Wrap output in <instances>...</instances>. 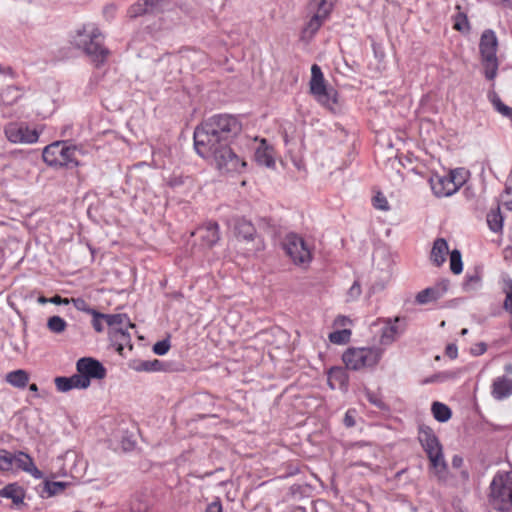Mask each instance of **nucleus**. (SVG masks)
Instances as JSON below:
<instances>
[{"label": "nucleus", "instance_id": "1", "mask_svg": "<svg viewBox=\"0 0 512 512\" xmlns=\"http://www.w3.org/2000/svg\"><path fill=\"white\" fill-rule=\"evenodd\" d=\"M242 125L229 114L214 115L194 131V147L199 156L210 160L222 173L241 172L246 166L231 148L232 140L240 134Z\"/></svg>", "mask_w": 512, "mask_h": 512}, {"label": "nucleus", "instance_id": "2", "mask_svg": "<svg viewBox=\"0 0 512 512\" xmlns=\"http://www.w3.org/2000/svg\"><path fill=\"white\" fill-rule=\"evenodd\" d=\"M71 44L82 51L99 67L106 62L110 51L104 46V35L94 23H86L77 28L71 36Z\"/></svg>", "mask_w": 512, "mask_h": 512}, {"label": "nucleus", "instance_id": "3", "mask_svg": "<svg viewBox=\"0 0 512 512\" xmlns=\"http://www.w3.org/2000/svg\"><path fill=\"white\" fill-rule=\"evenodd\" d=\"M418 439L427 454L431 467L435 470L438 478L442 479L447 472V463L438 437L430 427L421 426Z\"/></svg>", "mask_w": 512, "mask_h": 512}, {"label": "nucleus", "instance_id": "4", "mask_svg": "<svg viewBox=\"0 0 512 512\" xmlns=\"http://www.w3.org/2000/svg\"><path fill=\"white\" fill-rule=\"evenodd\" d=\"M80 150L76 146L67 145L64 141H56L47 145L42 153L44 162L55 168H74L79 165L77 155Z\"/></svg>", "mask_w": 512, "mask_h": 512}, {"label": "nucleus", "instance_id": "5", "mask_svg": "<svg viewBox=\"0 0 512 512\" xmlns=\"http://www.w3.org/2000/svg\"><path fill=\"white\" fill-rule=\"evenodd\" d=\"M489 501L502 512L512 510V471L498 472L490 483Z\"/></svg>", "mask_w": 512, "mask_h": 512}, {"label": "nucleus", "instance_id": "6", "mask_svg": "<svg viewBox=\"0 0 512 512\" xmlns=\"http://www.w3.org/2000/svg\"><path fill=\"white\" fill-rule=\"evenodd\" d=\"M498 39L495 32L491 29L483 31L479 51L481 55L482 65L484 67V75L487 80H494L497 76L499 62L497 58Z\"/></svg>", "mask_w": 512, "mask_h": 512}, {"label": "nucleus", "instance_id": "7", "mask_svg": "<svg viewBox=\"0 0 512 512\" xmlns=\"http://www.w3.org/2000/svg\"><path fill=\"white\" fill-rule=\"evenodd\" d=\"M382 354L383 350L379 347L349 348L344 352L342 359L347 369L356 371L375 366Z\"/></svg>", "mask_w": 512, "mask_h": 512}, {"label": "nucleus", "instance_id": "8", "mask_svg": "<svg viewBox=\"0 0 512 512\" xmlns=\"http://www.w3.org/2000/svg\"><path fill=\"white\" fill-rule=\"evenodd\" d=\"M282 247L295 265L308 266L313 259L311 245L296 233L287 234Z\"/></svg>", "mask_w": 512, "mask_h": 512}, {"label": "nucleus", "instance_id": "9", "mask_svg": "<svg viewBox=\"0 0 512 512\" xmlns=\"http://www.w3.org/2000/svg\"><path fill=\"white\" fill-rule=\"evenodd\" d=\"M310 92L323 106L331 108L337 102V92L325 84L321 68L317 64L311 67Z\"/></svg>", "mask_w": 512, "mask_h": 512}, {"label": "nucleus", "instance_id": "10", "mask_svg": "<svg viewBox=\"0 0 512 512\" xmlns=\"http://www.w3.org/2000/svg\"><path fill=\"white\" fill-rule=\"evenodd\" d=\"M76 370L80 379L88 388L92 379H103L106 376V368L103 364L91 357L80 358L76 363Z\"/></svg>", "mask_w": 512, "mask_h": 512}, {"label": "nucleus", "instance_id": "11", "mask_svg": "<svg viewBox=\"0 0 512 512\" xmlns=\"http://www.w3.org/2000/svg\"><path fill=\"white\" fill-rule=\"evenodd\" d=\"M4 134L9 142L21 144H33L38 141L39 133L36 129H30L25 123H8L4 127Z\"/></svg>", "mask_w": 512, "mask_h": 512}, {"label": "nucleus", "instance_id": "12", "mask_svg": "<svg viewBox=\"0 0 512 512\" xmlns=\"http://www.w3.org/2000/svg\"><path fill=\"white\" fill-rule=\"evenodd\" d=\"M406 330L405 318L396 316L394 318H386L384 326L381 329L380 344L391 345L395 342Z\"/></svg>", "mask_w": 512, "mask_h": 512}, {"label": "nucleus", "instance_id": "13", "mask_svg": "<svg viewBox=\"0 0 512 512\" xmlns=\"http://www.w3.org/2000/svg\"><path fill=\"white\" fill-rule=\"evenodd\" d=\"M430 186L437 197H448L458 191L453 175H434L430 178Z\"/></svg>", "mask_w": 512, "mask_h": 512}, {"label": "nucleus", "instance_id": "14", "mask_svg": "<svg viewBox=\"0 0 512 512\" xmlns=\"http://www.w3.org/2000/svg\"><path fill=\"white\" fill-rule=\"evenodd\" d=\"M448 285H449V282L447 280H443L440 283H438L432 287H428V288L420 291L416 295L415 300L420 305H424V304L430 303L432 301H436L444 296V294L448 290Z\"/></svg>", "mask_w": 512, "mask_h": 512}, {"label": "nucleus", "instance_id": "15", "mask_svg": "<svg viewBox=\"0 0 512 512\" xmlns=\"http://www.w3.org/2000/svg\"><path fill=\"white\" fill-rule=\"evenodd\" d=\"M234 233L238 239L247 243L254 242L258 238L254 225L245 218L235 220Z\"/></svg>", "mask_w": 512, "mask_h": 512}, {"label": "nucleus", "instance_id": "16", "mask_svg": "<svg viewBox=\"0 0 512 512\" xmlns=\"http://www.w3.org/2000/svg\"><path fill=\"white\" fill-rule=\"evenodd\" d=\"M13 464L27 472L30 473L34 478L41 479L43 477V473L35 466L33 459L26 453L19 451L15 454H12Z\"/></svg>", "mask_w": 512, "mask_h": 512}, {"label": "nucleus", "instance_id": "17", "mask_svg": "<svg viewBox=\"0 0 512 512\" xmlns=\"http://www.w3.org/2000/svg\"><path fill=\"white\" fill-rule=\"evenodd\" d=\"M197 232L203 243L212 247L220 240L219 225L217 222H208L204 226L198 228Z\"/></svg>", "mask_w": 512, "mask_h": 512}, {"label": "nucleus", "instance_id": "18", "mask_svg": "<svg viewBox=\"0 0 512 512\" xmlns=\"http://www.w3.org/2000/svg\"><path fill=\"white\" fill-rule=\"evenodd\" d=\"M512 395V379L505 376L497 377L492 384V396L496 400H503Z\"/></svg>", "mask_w": 512, "mask_h": 512}, {"label": "nucleus", "instance_id": "19", "mask_svg": "<svg viewBox=\"0 0 512 512\" xmlns=\"http://www.w3.org/2000/svg\"><path fill=\"white\" fill-rule=\"evenodd\" d=\"M55 386L60 392H68L71 389H86V385L80 379L78 373L72 375L71 377H56Z\"/></svg>", "mask_w": 512, "mask_h": 512}, {"label": "nucleus", "instance_id": "20", "mask_svg": "<svg viewBox=\"0 0 512 512\" xmlns=\"http://www.w3.org/2000/svg\"><path fill=\"white\" fill-rule=\"evenodd\" d=\"M448 253L447 241L444 238H437L433 243L430 259L435 266L439 267L446 261Z\"/></svg>", "mask_w": 512, "mask_h": 512}, {"label": "nucleus", "instance_id": "21", "mask_svg": "<svg viewBox=\"0 0 512 512\" xmlns=\"http://www.w3.org/2000/svg\"><path fill=\"white\" fill-rule=\"evenodd\" d=\"M109 337L112 343L117 346V351L122 352L125 346H131V336L128 328L119 327L117 330L109 331Z\"/></svg>", "mask_w": 512, "mask_h": 512}, {"label": "nucleus", "instance_id": "22", "mask_svg": "<svg viewBox=\"0 0 512 512\" xmlns=\"http://www.w3.org/2000/svg\"><path fill=\"white\" fill-rule=\"evenodd\" d=\"M328 384L332 389L344 388L348 384V375L341 367H333L328 372Z\"/></svg>", "mask_w": 512, "mask_h": 512}, {"label": "nucleus", "instance_id": "23", "mask_svg": "<svg viewBox=\"0 0 512 512\" xmlns=\"http://www.w3.org/2000/svg\"><path fill=\"white\" fill-rule=\"evenodd\" d=\"M105 323L108 325L109 331L117 330L119 327L135 328V324L125 313L106 314Z\"/></svg>", "mask_w": 512, "mask_h": 512}, {"label": "nucleus", "instance_id": "24", "mask_svg": "<svg viewBox=\"0 0 512 512\" xmlns=\"http://www.w3.org/2000/svg\"><path fill=\"white\" fill-rule=\"evenodd\" d=\"M0 496L9 498L15 505L23 502L25 497L24 490L16 483L8 484L0 490Z\"/></svg>", "mask_w": 512, "mask_h": 512}, {"label": "nucleus", "instance_id": "25", "mask_svg": "<svg viewBox=\"0 0 512 512\" xmlns=\"http://www.w3.org/2000/svg\"><path fill=\"white\" fill-rule=\"evenodd\" d=\"M335 0H312L309 4L315 15L327 20L333 10Z\"/></svg>", "mask_w": 512, "mask_h": 512}, {"label": "nucleus", "instance_id": "26", "mask_svg": "<svg viewBox=\"0 0 512 512\" xmlns=\"http://www.w3.org/2000/svg\"><path fill=\"white\" fill-rule=\"evenodd\" d=\"M146 4L149 8V14L158 15L174 8V0H146Z\"/></svg>", "mask_w": 512, "mask_h": 512}, {"label": "nucleus", "instance_id": "27", "mask_svg": "<svg viewBox=\"0 0 512 512\" xmlns=\"http://www.w3.org/2000/svg\"><path fill=\"white\" fill-rule=\"evenodd\" d=\"M482 274L481 270L475 268L473 272H468L463 282V290L466 292H472L477 290L481 286Z\"/></svg>", "mask_w": 512, "mask_h": 512}, {"label": "nucleus", "instance_id": "28", "mask_svg": "<svg viewBox=\"0 0 512 512\" xmlns=\"http://www.w3.org/2000/svg\"><path fill=\"white\" fill-rule=\"evenodd\" d=\"M29 380V375L25 370L19 369L12 372H9L6 375V381L16 387V388H24L26 387Z\"/></svg>", "mask_w": 512, "mask_h": 512}, {"label": "nucleus", "instance_id": "29", "mask_svg": "<svg viewBox=\"0 0 512 512\" xmlns=\"http://www.w3.org/2000/svg\"><path fill=\"white\" fill-rule=\"evenodd\" d=\"M431 412L434 418L441 423L447 422L452 416L451 409L446 404L438 401L432 403Z\"/></svg>", "mask_w": 512, "mask_h": 512}, {"label": "nucleus", "instance_id": "30", "mask_svg": "<svg viewBox=\"0 0 512 512\" xmlns=\"http://www.w3.org/2000/svg\"><path fill=\"white\" fill-rule=\"evenodd\" d=\"M487 224L491 231L499 232L503 228V216L500 207L491 209L487 214Z\"/></svg>", "mask_w": 512, "mask_h": 512}, {"label": "nucleus", "instance_id": "31", "mask_svg": "<svg viewBox=\"0 0 512 512\" xmlns=\"http://www.w3.org/2000/svg\"><path fill=\"white\" fill-rule=\"evenodd\" d=\"M254 157L255 161L261 166L270 168L275 165V160L273 158L272 152L268 148L259 147L255 151Z\"/></svg>", "mask_w": 512, "mask_h": 512}, {"label": "nucleus", "instance_id": "32", "mask_svg": "<svg viewBox=\"0 0 512 512\" xmlns=\"http://www.w3.org/2000/svg\"><path fill=\"white\" fill-rule=\"evenodd\" d=\"M325 21L326 20L319 15L313 14L302 31L303 37H313Z\"/></svg>", "mask_w": 512, "mask_h": 512}, {"label": "nucleus", "instance_id": "33", "mask_svg": "<svg viewBox=\"0 0 512 512\" xmlns=\"http://www.w3.org/2000/svg\"><path fill=\"white\" fill-rule=\"evenodd\" d=\"M388 281L389 275L387 272L379 276L374 275L371 279V284L368 291L369 296L383 291L386 288Z\"/></svg>", "mask_w": 512, "mask_h": 512}, {"label": "nucleus", "instance_id": "34", "mask_svg": "<svg viewBox=\"0 0 512 512\" xmlns=\"http://www.w3.org/2000/svg\"><path fill=\"white\" fill-rule=\"evenodd\" d=\"M456 9L461 10L460 5H457ZM453 28L459 32H468L470 30L469 21L464 12L458 11L454 16Z\"/></svg>", "mask_w": 512, "mask_h": 512}, {"label": "nucleus", "instance_id": "35", "mask_svg": "<svg viewBox=\"0 0 512 512\" xmlns=\"http://www.w3.org/2000/svg\"><path fill=\"white\" fill-rule=\"evenodd\" d=\"M47 327L51 332L60 334L66 330L67 323L60 316H52L47 321Z\"/></svg>", "mask_w": 512, "mask_h": 512}, {"label": "nucleus", "instance_id": "36", "mask_svg": "<svg viewBox=\"0 0 512 512\" xmlns=\"http://www.w3.org/2000/svg\"><path fill=\"white\" fill-rule=\"evenodd\" d=\"M450 269L454 274H460L463 270L461 253L457 249L450 252Z\"/></svg>", "mask_w": 512, "mask_h": 512}, {"label": "nucleus", "instance_id": "37", "mask_svg": "<svg viewBox=\"0 0 512 512\" xmlns=\"http://www.w3.org/2000/svg\"><path fill=\"white\" fill-rule=\"evenodd\" d=\"M66 486V482L45 481L43 486V492L46 493L48 497H51L63 491Z\"/></svg>", "mask_w": 512, "mask_h": 512}, {"label": "nucleus", "instance_id": "38", "mask_svg": "<svg viewBox=\"0 0 512 512\" xmlns=\"http://www.w3.org/2000/svg\"><path fill=\"white\" fill-rule=\"evenodd\" d=\"M130 17L136 18L142 15L149 14V8L146 4V0H139L134 3L128 10Z\"/></svg>", "mask_w": 512, "mask_h": 512}, {"label": "nucleus", "instance_id": "39", "mask_svg": "<svg viewBox=\"0 0 512 512\" xmlns=\"http://www.w3.org/2000/svg\"><path fill=\"white\" fill-rule=\"evenodd\" d=\"M350 335V330H338L329 334V340L334 344H345L349 341Z\"/></svg>", "mask_w": 512, "mask_h": 512}, {"label": "nucleus", "instance_id": "40", "mask_svg": "<svg viewBox=\"0 0 512 512\" xmlns=\"http://www.w3.org/2000/svg\"><path fill=\"white\" fill-rule=\"evenodd\" d=\"M92 316L91 324L94 328V330L98 333H101L104 331V324L106 314L101 313L97 311L96 309L90 314Z\"/></svg>", "mask_w": 512, "mask_h": 512}, {"label": "nucleus", "instance_id": "41", "mask_svg": "<svg viewBox=\"0 0 512 512\" xmlns=\"http://www.w3.org/2000/svg\"><path fill=\"white\" fill-rule=\"evenodd\" d=\"M13 467L12 453L5 449L0 450V471H10Z\"/></svg>", "mask_w": 512, "mask_h": 512}, {"label": "nucleus", "instance_id": "42", "mask_svg": "<svg viewBox=\"0 0 512 512\" xmlns=\"http://www.w3.org/2000/svg\"><path fill=\"white\" fill-rule=\"evenodd\" d=\"M162 363L161 361L154 360H146L139 363V365L135 368L137 371H159L161 369Z\"/></svg>", "mask_w": 512, "mask_h": 512}, {"label": "nucleus", "instance_id": "43", "mask_svg": "<svg viewBox=\"0 0 512 512\" xmlns=\"http://www.w3.org/2000/svg\"><path fill=\"white\" fill-rule=\"evenodd\" d=\"M365 395L367 400L377 408L381 410L388 409V406L386 405V403L383 401L382 397L379 394L367 390Z\"/></svg>", "mask_w": 512, "mask_h": 512}, {"label": "nucleus", "instance_id": "44", "mask_svg": "<svg viewBox=\"0 0 512 512\" xmlns=\"http://www.w3.org/2000/svg\"><path fill=\"white\" fill-rule=\"evenodd\" d=\"M70 303H72L77 310L85 312L89 315L95 310L94 308H91L86 300L81 297L70 298Z\"/></svg>", "mask_w": 512, "mask_h": 512}, {"label": "nucleus", "instance_id": "45", "mask_svg": "<svg viewBox=\"0 0 512 512\" xmlns=\"http://www.w3.org/2000/svg\"><path fill=\"white\" fill-rule=\"evenodd\" d=\"M373 206L376 209L382 210V211H388L390 209V206H389V203L387 201V198L381 192H378L373 197Z\"/></svg>", "mask_w": 512, "mask_h": 512}, {"label": "nucleus", "instance_id": "46", "mask_svg": "<svg viewBox=\"0 0 512 512\" xmlns=\"http://www.w3.org/2000/svg\"><path fill=\"white\" fill-rule=\"evenodd\" d=\"M170 348V342L168 339H164L161 341L156 342L153 345V352L157 355H165Z\"/></svg>", "mask_w": 512, "mask_h": 512}, {"label": "nucleus", "instance_id": "47", "mask_svg": "<svg viewBox=\"0 0 512 512\" xmlns=\"http://www.w3.org/2000/svg\"><path fill=\"white\" fill-rule=\"evenodd\" d=\"M496 110L502 115L509 117L512 119V108L505 105L500 99H497L493 102Z\"/></svg>", "mask_w": 512, "mask_h": 512}, {"label": "nucleus", "instance_id": "48", "mask_svg": "<svg viewBox=\"0 0 512 512\" xmlns=\"http://www.w3.org/2000/svg\"><path fill=\"white\" fill-rule=\"evenodd\" d=\"M360 294H361V285H360L359 281H354V283L348 290V293H347L348 298L350 300H355L360 296Z\"/></svg>", "mask_w": 512, "mask_h": 512}, {"label": "nucleus", "instance_id": "49", "mask_svg": "<svg viewBox=\"0 0 512 512\" xmlns=\"http://www.w3.org/2000/svg\"><path fill=\"white\" fill-rule=\"evenodd\" d=\"M354 411L353 410H348L346 413H345V416H344V419H343V422H344V425L347 427V428H351L353 426H355L356 422H355V417H354Z\"/></svg>", "mask_w": 512, "mask_h": 512}, {"label": "nucleus", "instance_id": "50", "mask_svg": "<svg viewBox=\"0 0 512 512\" xmlns=\"http://www.w3.org/2000/svg\"><path fill=\"white\" fill-rule=\"evenodd\" d=\"M222 504L219 498H217L215 501L208 504L206 507L205 512H222Z\"/></svg>", "mask_w": 512, "mask_h": 512}, {"label": "nucleus", "instance_id": "51", "mask_svg": "<svg viewBox=\"0 0 512 512\" xmlns=\"http://www.w3.org/2000/svg\"><path fill=\"white\" fill-rule=\"evenodd\" d=\"M49 302L53 303L55 305H68V304H70V299L69 298H62L59 295H55V296L49 298Z\"/></svg>", "mask_w": 512, "mask_h": 512}, {"label": "nucleus", "instance_id": "52", "mask_svg": "<svg viewBox=\"0 0 512 512\" xmlns=\"http://www.w3.org/2000/svg\"><path fill=\"white\" fill-rule=\"evenodd\" d=\"M446 355L451 359H455L458 355L457 346L455 344H448L446 347Z\"/></svg>", "mask_w": 512, "mask_h": 512}, {"label": "nucleus", "instance_id": "53", "mask_svg": "<svg viewBox=\"0 0 512 512\" xmlns=\"http://www.w3.org/2000/svg\"><path fill=\"white\" fill-rule=\"evenodd\" d=\"M449 175H453V180L455 182V184L458 186V189L463 185L464 183V178L462 176H460V174L456 171H451L450 173H448Z\"/></svg>", "mask_w": 512, "mask_h": 512}, {"label": "nucleus", "instance_id": "54", "mask_svg": "<svg viewBox=\"0 0 512 512\" xmlns=\"http://www.w3.org/2000/svg\"><path fill=\"white\" fill-rule=\"evenodd\" d=\"M485 351H486V344L485 343H480V344L477 345V348L473 350V353L475 355H481Z\"/></svg>", "mask_w": 512, "mask_h": 512}, {"label": "nucleus", "instance_id": "55", "mask_svg": "<svg viewBox=\"0 0 512 512\" xmlns=\"http://www.w3.org/2000/svg\"><path fill=\"white\" fill-rule=\"evenodd\" d=\"M462 463H463V460H462V458H461V457H459V456H457V455H455V456L453 457V459H452V465H453V467L458 468V467H460V466L462 465Z\"/></svg>", "mask_w": 512, "mask_h": 512}, {"label": "nucleus", "instance_id": "56", "mask_svg": "<svg viewBox=\"0 0 512 512\" xmlns=\"http://www.w3.org/2000/svg\"><path fill=\"white\" fill-rule=\"evenodd\" d=\"M504 370L508 374H512V363H508L505 365Z\"/></svg>", "mask_w": 512, "mask_h": 512}, {"label": "nucleus", "instance_id": "57", "mask_svg": "<svg viewBox=\"0 0 512 512\" xmlns=\"http://www.w3.org/2000/svg\"><path fill=\"white\" fill-rule=\"evenodd\" d=\"M38 302H39L40 304H46V303H48V302H49V298H46V297H44V296H40V297L38 298Z\"/></svg>", "mask_w": 512, "mask_h": 512}, {"label": "nucleus", "instance_id": "58", "mask_svg": "<svg viewBox=\"0 0 512 512\" xmlns=\"http://www.w3.org/2000/svg\"><path fill=\"white\" fill-rule=\"evenodd\" d=\"M29 390L32 391V392H37L38 391V386L35 383H32L29 386Z\"/></svg>", "mask_w": 512, "mask_h": 512}, {"label": "nucleus", "instance_id": "59", "mask_svg": "<svg viewBox=\"0 0 512 512\" xmlns=\"http://www.w3.org/2000/svg\"><path fill=\"white\" fill-rule=\"evenodd\" d=\"M460 334H461L462 336H465L466 334H468V329H467V328H463V329L461 330Z\"/></svg>", "mask_w": 512, "mask_h": 512}, {"label": "nucleus", "instance_id": "60", "mask_svg": "<svg viewBox=\"0 0 512 512\" xmlns=\"http://www.w3.org/2000/svg\"><path fill=\"white\" fill-rule=\"evenodd\" d=\"M261 248V241L259 240L258 243L255 246L256 250H259Z\"/></svg>", "mask_w": 512, "mask_h": 512}]
</instances>
